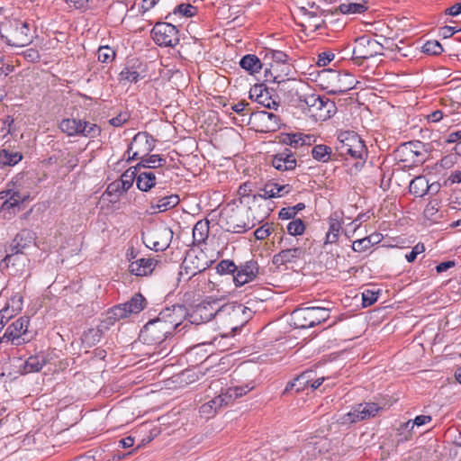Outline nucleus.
<instances>
[{
	"instance_id": "obj_1",
	"label": "nucleus",
	"mask_w": 461,
	"mask_h": 461,
	"mask_svg": "<svg viewBox=\"0 0 461 461\" xmlns=\"http://www.w3.org/2000/svg\"><path fill=\"white\" fill-rule=\"evenodd\" d=\"M336 151L339 156H350L354 159L361 160L364 165L367 158V149L360 136L352 131H342L338 135Z\"/></svg>"
},
{
	"instance_id": "obj_2",
	"label": "nucleus",
	"mask_w": 461,
	"mask_h": 461,
	"mask_svg": "<svg viewBox=\"0 0 461 461\" xmlns=\"http://www.w3.org/2000/svg\"><path fill=\"white\" fill-rule=\"evenodd\" d=\"M30 25L21 20H11L3 23L0 29L1 38L10 46L23 47L32 41Z\"/></svg>"
},
{
	"instance_id": "obj_3",
	"label": "nucleus",
	"mask_w": 461,
	"mask_h": 461,
	"mask_svg": "<svg viewBox=\"0 0 461 461\" xmlns=\"http://www.w3.org/2000/svg\"><path fill=\"white\" fill-rule=\"evenodd\" d=\"M220 221L222 229L232 233H245L256 225V221H250L242 210L235 208L224 210Z\"/></svg>"
},
{
	"instance_id": "obj_4",
	"label": "nucleus",
	"mask_w": 461,
	"mask_h": 461,
	"mask_svg": "<svg viewBox=\"0 0 461 461\" xmlns=\"http://www.w3.org/2000/svg\"><path fill=\"white\" fill-rule=\"evenodd\" d=\"M292 315L297 328L308 329L327 321L330 317V310L311 306L295 309Z\"/></svg>"
},
{
	"instance_id": "obj_5",
	"label": "nucleus",
	"mask_w": 461,
	"mask_h": 461,
	"mask_svg": "<svg viewBox=\"0 0 461 461\" xmlns=\"http://www.w3.org/2000/svg\"><path fill=\"white\" fill-rule=\"evenodd\" d=\"M381 407L375 402L358 403L351 408V410L340 415L337 422L341 426H350L357 422L375 417Z\"/></svg>"
},
{
	"instance_id": "obj_6",
	"label": "nucleus",
	"mask_w": 461,
	"mask_h": 461,
	"mask_svg": "<svg viewBox=\"0 0 461 461\" xmlns=\"http://www.w3.org/2000/svg\"><path fill=\"white\" fill-rule=\"evenodd\" d=\"M171 334L163 321L157 317L144 325L139 334V339L144 344L155 346L164 342Z\"/></svg>"
},
{
	"instance_id": "obj_7",
	"label": "nucleus",
	"mask_w": 461,
	"mask_h": 461,
	"mask_svg": "<svg viewBox=\"0 0 461 461\" xmlns=\"http://www.w3.org/2000/svg\"><path fill=\"white\" fill-rule=\"evenodd\" d=\"M336 104L325 96L312 94L308 101L307 113L315 121L324 122L330 119L336 112Z\"/></svg>"
},
{
	"instance_id": "obj_8",
	"label": "nucleus",
	"mask_w": 461,
	"mask_h": 461,
	"mask_svg": "<svg viewBox=\"0 0 461 461\" xmlns=\"http://www.w3.org/2000/svg\"><path fill=\"white\" fill-rule=\"evenodd\" d=\"M156 141L148 132H138L128 146L126 153L129 156L126 161L137 160L142 155L149 154L155 149Z\"/></svg>"
},
{
	"instance_id": "obj_9",
	"label": "nucleus",
	"mask_w": 461,
	"mask_h": 461,
	"mask_svg": "<svg viewBox=\"0 0 461 461\" xmlns=\"http://www.w3.org/2000/svg\"><path fill=\"white\" fill-rule=\"evenodd\" d=\"M151 36L159 46L174 47L179 43L178 30L171 23L158 22L151 30Z\"/></svg>"
},
{
	"instance_id": "obj_10",
	"label": "nucleus",
	"mask_w": 461,
	"mask_h": 461,
	"mask_svg": "<svg viewBox=\"0 0 461 461\" xmlns=\"http://www.w3.org/2000/svg\"><path fill=\"white\" fill-rule=\"evenodd\" d=\"M29 322V317L22 316L11 323L5 331L6 340L14 346H21L29 342L32 339L28 330Z\"/></svg>"
},
{
	"instance_id": "obj_11",
	"label": "nucleus",
	"mask_w": 461,
	"mask_h": 461,
	"mask_svg": "<svg viewBox=\"0 0 461 461\" xmlns=\"http://www.w3.org/2000/svg\"><path fill=\"white\" fill-rule=\"evenodd\" d=\"M188 315L187 308L183 304H174L171 307L162 310L158 319L163 321L167 330L173 331L183 322Z\"/></svg>"
},
{
	"instance_id": "obj_12",
	"label": "nucleus",
	"mask_w": 461,
	"mask_h": 461,
	"mask_svg": "<svg viewBox=\"0 0 461 461\" xmlns=\"http://www.w3.org/2000/svg\"><path fill=\"white\" fill-rule=\"evenodd\" d=\"M34 240L35 233L31 230L23 229L20 232H18L13 240L9 249L6 250V255L3 259L4 262L6 263V266L11 263L12 258L15 255L22 254L24 249L33 243Z\"/></svg>"
},
{
	"instance_id": "obj_13",
	"label": "nucleus",
	"mask_w": 461,
	"mask_h": 461,
	"mask_svg": "<svg viewBox=\"0 0 461 461\" xmlns=\"http://www.w3.org/2000/svg\"><path fill=\"white\" fill-rule=\"evenodd\" d=\"M383 49V45L377 41L363 36L357 40V44L353 50V59H368L381 54Z\"/></svg>"
},
{
	"instance_id": "obj_14",
	"label": "nucleus",
	"mask_w": 461,
	"mask_h": 461,
	"mask_svg": "<svg viewBox=\"0 0 461 461\" xmlns=\"http://www.w3.org/2000/svg\"><path fill=\"white\" fill-rule=\"evenodd\" d=\"M237 268L234 274V284L237 287L254 281L259 275L258 263L254 259L241 262Z\"/></svg>"
},
{
	"instance_id": "obj_15",
	"label": "nucleus",
	"mask_w": 461,
	"mask_h": 461,
	"mask_svg": "<svg viewBox=\"0 0 461 461\" xmlns=\"http://www.w3.org/2000/svg\"><path fill=\"white\" fill-rule=\"evenodd\" d=\"M218 305L217 301L212 302H203L195 306L193 313L190 315L192 319L191 322H208L220 312L225 309L230 308L229 305L218 306L214 309V306Z\"/></svg>"
},
{
	"instance_id": "obj_16",
	"label": "nucleus",
	"mask_w": 461,
	"mask_h": 461,
	"mask_svg": "<svg viewBox=\"0 0 461 461\" xmlns=\"http://www.w3.org/2000/svg\"><path fill=\"white\" fill-rule=\"evenodd\" d=\"M296 152L285 147L271 156V165L278 171H292L297 166Z\"/></svg>"
},
{
	"instance_id": "obj_17",
	"label": "nucleus",
	"mask_w": 461,
	"mask_h": 461,
	"mask_svg": "<svg viewBox=\"0 0 461 461\" xmlns=\"http://www.w3.org/2000/svg\"><path fill=\"white\" fill-rule=\"evenodd\" d=\"M273 89L264 84H256L249 91V98L267 109L277 110L279 103L272 96Z\"/></svg>"
},
{
	"instance_id": "obj_18",
	"label": "nucleus",
	"mask_w": 461,
	"mask_h": 461,
	"mask_svg": "<svg viewBox=\"0 0 461 461\" xmlns=\"http://www.w3.org/2000/svg\"><path fill=\"white\" fill-rule=\"evenodd\" d=\"M292 191V186L289 184L279 185L272 180L267 181L262 188L258 190V194H253V201H257L258 198L271 199L283 197Z\"/></svg>"
},
{
	"instance_id": "obj_19",
	"label": "nucleus",
	"mask_w": 461,
	"mask_h": 461,
	"mask_svg": "<svg viewBox=\"0 0 461 461\" xmlns=\"http://www.w3.org/2000/svg\"><path fill=\"white\" fill-rule=\"evenodd\" d=\"M279 77L281 75H276L274 77V83L278 85L279 92L288 99V102L294 104L303 94V86L294 79H280Z\"/></svg>"
},
{
	"instance_id": "obj_20",
	"label": "nucleus",
	"mask_w": 461,
	"mask_h": 461,
	"mask_svg": "<svg viewBox=\"0 0 461 461\" xmlns=\"http://www.w3.org/2000/svg\"><path fill=\"white\" fill-rule=\"evenodd\" d=\"M315 141L314 136L310 134L296 133H282L279 136V142L289 146V149H297L299 148L309 149L312 142Z\"/></svg>"
},
{
	"instance_id": "obj_21",
	"label": "nucleus",
	"mask_w": 461,
	"mask_h": 461,
	"mask_svg": "<svg viewBox=\"0 0 461 461\" xmlns=\"http://www.w3.org/2000/svg\"><path fill=\"white\" fill-rule=\"evenodd\" d=\"M173 234L169 227H161L152 232V246L146 243V247L155 251H164L170 246Z\"/></svg>"
},
{
	"instance_id": "obj_22",
	"label": "nucleus",
	"mask_w": 461,
	"mask_h": 461,
	"mask_svg": "<svg viewBox=\"0 0 461 461\" xmlns=\"http://www.w3.org/2000/svg\"><path fill=\"white\" fill-rule=\"evenodd\" d=\"M252 116L260 123L261 128L258 131L261 132H271L279 129L280 118L274 113L258 111Z\"/></svg>"
},
{
	"instance_id": "obj_23",
	"label": "nucleus",
	"mask_w": 461,
	"mask_h": 461,
	"mask_svg": "<svg viewBox=\"0 0 461 461\" xmlns=\"http://www.w3.org/2000/svg\"><path fill=\"white\" fill-rule=\"evenodd\" d=\"M180 202L177 194H167L164 196H154L150 200V209L158 212H166L169 209L176 207Z\"/></svg>"
},
{
	"instance_id": "obj_24",
	"label": "nucleus",
	"mask_w": 461,
	"mask_h": 461,
	"mask_svg": "<svg viewBox=\"0 0 461 461\" xmlns=\"http://www.w3.org/2000/svg\"><path fill=\"white\" fill-rule=\"evenodd\" d=\"M157 264L158 260L152 258H142L135 261H131L129 266V271L134 276H145L150 275L153 272Z\"/></svg>"
},
{
	"instance_id": "obj_25",
	"label": "nucleus",
	"mask_w": 461,
	"mask_h": 461,
	"mask_svg": "<svg viewBox=\"0 0 461 461\" xmlns=\"http://www.w3.org/2000/svg\"><path fill=\"white\" fill-rule=\"evenodd\" d=\"M254 383H248L244 385L230 387L226 389L225 392H221V393L218 396L222 400V406H227L237 398L247 394L249 392L254 389Z\"/></svg>"
},
{
	"instance_id": "obj_26",
	"label": "nucleus",
	"mask_w": 461,
	"mask_h": 461,
	"mask_svg": "<svg viewBox=\"0 0 461 461\" xmlns=\"http://www.w3.org/2000/svg\"><path fill=\"white\" fill-rule=\"evenodd\" d=\"M303 255V249L300 247L292 249H282L277 254L274 255L272 263L275 266H282L287 263H293L301 258Z\"/></svg>"
},
{
	"instance_id": "obj_27",
	"label": "nucleus",
	"mask_w": 461,
	"mask_h": 461,
	"mask_svg": "<svg viewBox=\"0 0 461 461\" xmlns=\"http://www.w3.org/2000/svg\"><path fill=\"white\" fill-rule=\"evenodd\" d=\"M265 52V59L269 58L273 60V63L270 65V68L265 70L266 80H268V74H274V72H278L279 65L289 63V58L288 55L282 50L267 49Z\"/></svg>"
},
{
	"instance_id": "obj_28",
	"label": "nucleus",
	"mask_w": 461,
	"mask_h": 461,
	"mask_svg": "<svg viewBox=\"0 0 461 461\" xmlns=\"http://www.w3.org/2000/svg\"><path fill=\"white\" fill-rule=\"evenodd\" d=\"M139 159L140 161L136 165L139 170L141 168L158 169L167 165V158L158 154L142 155Z\"/></svg>"
},
{
	"instance_id": "obj_29",
	"label": "nucleus",
	"mask_w": 461,
	"mask_h": 461,
	"mask_svg": "<svg viewBox=\"0 0 461 461\" xmlns=\"http://www.w3.org/2000/svg\"><path fill=\"white\" fill-rule=\"evenodd\" d=\"M157 185L156 174L153 171H138L137 188L141 192H149Z\"/></svg>"
},
{
	"instance_id": "obj_30",
	"label": "nucleus",
	"mask_w": 461,
	"mask_h": 461,
	"mask_svg": "<svg viewBox=\"0 0 461 461\" xmlns=\"http://www.w3.org/2000/svg\"><path fill=\"white\" fill-rule=\"evenodd\" d=\"M23 156L20 151H15L9 148L0 149V166L14 167L22 161Z\"/></svg>"
},
{
	"instance_id": "obj_31",
	"label": "nucleus",
	"mask_w": 461,
	"mask_h": 461,
	"mask_svg": "<svg viewBox=\"0 0 461 461\" xmlns=\"http://www.w3.org/2000/svg\"><path fill=\"white\" fill-rule=\"evenodd\" d=\"M81 120L66 118L59 123V129L69 137L77 136L81 133Z\"/></svg>"
},
{
	"instance_id": "obj_32",
	"label": "nucleus",
	"mask_w": 461,
	"mask_h": 461,
	"mask_svg": "<svg viewBox=\"0 0 461 461\" xmlns=\"http://www.w3.org/2000/svg\"><path fill=\"white\" fill-rule=\"evenodd\" d=\"M46 365V358L43 354L31 356L23 365V374L39 372Z\"/></svg>"
},
{
	"instance_id": "obj_33",
	"label": "nucleus",
	"mask_w": 461,
	"mask_h": 461,
	"mask_svg": "<svg viewBox=\"0 0 461 461\" xmlns=\"http://www.w3.org/2000/svg\"><path fill=\"white\" fill-rule=\"evenodd\" d=\"M240 66L249 74L253 75L261 69L262 63L256 55L247 54L240 60Z\"/></svg>"
},
{
	"instance_id": "obj_34",
	"label": "nucleus",
	"mask_w": 461,
	"mask_h": 461,
	"mask_svg": "<svg viewBox=\"0 0 461 461\" xmlns=\"http://www.w3.org/2000/svg\"><path fill=\"white\" fill-rule=\"evenodd\" d=\"M410 193L417 197H422L429 193L428 180L424 176H418L412 179L409 185Z\"/></svg>"
},
{
	"instance_id": "obj_35",
	"label": "nucleus",
	"mask_w": 461,
	"mask_h": 461,
	"mask_svg": "<svg viewBox=\"0 0 461 461\" xmlns=\"http://www.w3.org/2000/svg\"><path fill=\"white\" fill-rule=\"evenodd\" d=\"M368 9L366 4L362 2L348 1L339 5V11L342 14H364Z\"/></svg>"
},
{
	"instance_id": "obj_36",
	"label": "nucleus",
	"mask_w": 461,
	"mask_h": 461,
	"mask_svg": "<svg viewBox=\"0 0 461 461\" xmlns=\"http://www.w3.org/2000/svg\"><path fill=\"white\" fill-rule=\"evenodd\" d=\"M342 222L337 219L330 218L329 230L326 233L324 245L334 244L338 241Z\"/></svg>"
},
{
	"instance_id": "obj_37",
	"label": "nucleus",
	"mask_w": 461,
	"mask_h": 461,
	"mask_svg": "<svg viewBox=\"0 0 461 461\" xmlns=\"http://www.w3.org/2000/svg\"><path fill=\"white\" fill-rule=\"evenodd\" d=\"M142 72L139 71L135 65L125 67L119 74L120 82L137 83L144 77Z\"/></svg>"
},
{
	"instance_id": "obj_38",
	"label": "nucleus",
	"mask_w": 461,
	"mask_h": 461,
	"mask_svg": "<svg viewBox=\"0 0 461 461\" xmlns=\"http://www.w3.org/2000/svg\"><path fill=\"white\" fill-rule=\"evenodd\" d=\"M209 233V221H199L193 228V239L194 242L202 244L208 238Z\"/></svg>"
},
{
	"instance_id": "obj_39",
	"label": "nucleus",
	"mask_w": 461,
	"mask_h": 461,
	"mask_svg": "<svg viewBox=\"0 0 461 461\" xmlns=\"http://www.w3.org/2000/svg\"><path fill=\"white\" fill-rule=\"evenodd\" d=\"M140 171L136 166L131 167L125 170L119 180L122 191H128L133 185V182L137 181V174Z\"/></svg>"
},
{
	"instance_id": "obj_40",
	"label": "nucleus",
	"mask_w": 461,
	"mask_h": 461,
	"mask_svg": "<svg viewBox=\"0 0 461 461\" xmlns=\"http://www.w3.org/2000/svg\"><path fill=\"white\" fill-rule=\"evenodd\" d=\"M311 153L315 160L325 163L331 159L332 149L327 145L319 144L312 148Z\"/></svg>"
},
{
	"instance_id": "obj_41",
	"label": "nucleus",
	"mask_w": 461,
	"mask_h": 461,
	"mask_svg": "<svg viewBox=\"0 0 461 461\" xmlns=\"http://www.w3.org/2000/svg\"><path fill=\"white\" fill-rule=\"evenodd\" d=\"M124 303L127 304L126 308L131 314H137L145 308L146 299L142 294H136Z\"/></svg>"
},
{
	"instance_id": "obj_42",
	"label": "nucleus",
	"mask_w": 461,
	"mask_h": 461,
	"mask_svg": "<svg viewBox=\"0 0 461 461\" xmlns=\"http://www.w3.org/2000/svg\"><path fill=\"white\" fill-rule=\"evenodd\" d=\"M195 13L196 7H194L191 4H179L175 6L172 13H168L165 19H169L172 14H178L183 17H192L195 14Z\"/></svg>"
},
{
	"instance_id": "obj_43",
	"label": "nucleus",
	"mask_w": 461,
	"mask_h": 461,
	"mask_svg": "<svg viewBox=\"0 0 461 461\" xmlns=\"http://www.w3.org/2000/svg\"><path fill=\"white\" fill-rule=\"evenodd\" d=\"M103 335V331L99 328H92L89 329L87 331L84 332L83 334V343L86 344L87 347L91 348L97 344Z\"/></svg>"
},
{
	"instance_id": "obj_44",
	"label": "nucleus",
	"mask_w": 461,
	"mask_h": 461,
	"mask_svg": "<svg viewBox=\"0 0 461 461\" xmlns=\"http://www.w3.org/2000/svg\"><path fill=\"white\" fill-rule=\"evenodd\" d=\"M101 131V128L97 124L82 121L80 136L94 139L100 136Z\"/></svg>"
},
{
	"instance_id": "obj_45",
	"label": "nucleus",
	"mask_w": 461,
	"mask_h": 461,
	"mask_svg": "<svg viewBox=\"0 0 461 461\" xmlns=\"http://www.w3.org/2000/svg\"><path fill=\"white\" fill-rule=\"evenodd\" d=\"M305 209V204L303 203H299L294 206L284 207L278 212V217L281 220H290L294 219L295 215Z\"/></svg>"
},
{
	"instance_id": "obj_46",
	"label": "nucleus",
	"mask_w": 461,
	"mask_h": 461,
	"mask_svg": "<svg viewBox=\"0 0 461 461\" xmlns=\"http://www.w3.org/2000/svg\"><path fill=\"white\" fill-rule=\"evenodd\" d=\"M312 375L313 372L312 370H307L294 378L296 393L302 392L309 386L310 383L312 381Z\"/></svg>"
},
{
	"instance_id": "obj_47",
	"label": "nucleus",
	"mask_w": 461,
	"mask_h": 461,
	"mask_svg": "<svg viewBox=\"0 0 461 461\" xmlns=\"http://www.w3.org/2000/svg\"><path fill=\"white\" fill-rule=\"evenodd\" d=\"M237 265L230 259H222L216 266V271L220 275H232L237 271Z\"/></svg>"
},
{
	"instance_id": "obj_48",
	"label": "nucleus",
	"mask_w": 461,
	"mask_h": 461,
	"mask_svg": "<svg viewBox=\"0 0 461 461\" xmlns=\"http://www.w3.org/2000/svg\"><path fill=\"white\" fill-rule=\"evenodd\" d=\"M127 304L122 303L118 304L116 306H113L109 312H108V319L113 320V321H118L120 319H123L128 317L131 313L128 312L126 308Z\"/></svg>"
},
{
	"instance_id": "obj_49",
	"label": "nucleus",
	"mask_w": 461,
	"mask_h": 461,
	"mask_svg": "<svg viewBox=\"0 0 461 461\" xmlns=\"http://www.w3.org/2000/svg\"><path fill=\"white\" fill-rule=\"evenodd\" d=\"M115 58V51L109 46H101L97 51V59L102 63H108Z\"/></svg>"
},
{
	"instance_id": "obj_50",
	"label": "nucleus",
	"mask_w": 461,
	"mask_h": 461,
	"mask_svg": "<svg viewBox=\"0 0 461 461\" xmlns=\"http://www.w3.org/2000/svg\"><path fill=\"white\" fill-rule=\"evenodd\" d=\"M443 51V47L438 41H428L422 46V52L429 55H439Z\"/></svg>"
},
{
	"instance_id": "obj_51",
	"label": "nucleus",
	"mask_w": 461,
	"mask_h": 461,
	"mask_svg": "<svg viewBox=\"0 0 461 461\" xmlns=\"http://www.w3.org/2000/svg\"><path fill=\"white\" fill-rule=\"evenodd\" d=\"M287 231L292 236L302 235L305 230V224L303 220L295 219L287 225Z\"/></svg>"
},
{
	"instance_id": "obj_52",
	"label": "nucleus",
	"mask_w": 461,
	"mask_h": 461,
	"mask_svg": "<svg viewBox=\"0 0 461 461\" xmlns=\"http://www.w3.org/2000/svg\"><path fill=\"white\" fill-rule=\"evenodd\" d=\"M20 210L21 207H19L17 203H12L11 201H5L1 206V212H4V217L5 219H11L14 215L20 212Z\"/></svg>"
},
{
	"instance_id": "obj_53",
	"label": "nucleus",
	"mask_w": 461,
	"mask_h": 461,
	"mask_svg": "<svg viewBox=\"0 0 461 461\" xmlns=\"http://www.w3.org/2000/svg\"><path fill=\"white\" fill-rule=\"evenodd\" d=\"M379 291L365 290L362 293V305L368 307L374 304L378 299Z\"/></svg>"
},
{
	"instance_id": "obj_54",
	"label": "nucleus",
	"mask_w": 461,
	"mask_h": 461,
	"mask_svg": "<svg viewBox=\"0 0 461 461\" xmlns=\"http://www.w3.org/2000/svg\"><path fill=\"white\" fill-rule=\"evenodd\" d=\"M18 305H17V308L14 309V308H12L10 309L9 306H5V308H3L1 311H0V315H1V321H4L5 324L11 319L14 317V315L16 313V312L20 311L22 309L21 305H22V299L19 298L18 300Z\"/></svg>"
},
{
	"instance_id": "obj_55",
	"label": "nucleus",
	"mask_w": 461,
	"mask_h": 461,
	"mask_svg": "<svg viewBox=\"0 0 461 461\" xmlns=\"http://www.w3.org/2000/svg\"><path fill=\"white\" fill-rule=\"evenodd\" d=\"M373 237H366L364 239L357 240L353 242L352 249L355 251H364L369 249L373 245L372 241Z\"/></svg>"
},
{
	"instance_id": "obj_56",
	"label": "nucleus",
	"mask_w": 461,
	"mask_h": 461,
	"mask_svg": "<svg viewBox=\"0 0 461 461\" xmlns=\"http://www.w3.org/2000/svg\"><path fill=\"white\" fill-rule=\"evenodd\" d=\"M292 72V66L290 63L279 65L278 72H274V74H268V80L274 82V77L276 75H281L280 79H286L285 77L289 76Z\"/></svg>"
},
{
	"instance_id": "obj_57",
	"label": "nucleus",
	"mask_w": 461,
	"mask_h": 461,
	"mask_svg": "<svg viewBox=\"0 0 461 461\" xmlns=\"http://www.w3.org/2000/svg\"><path fill=\"white\" fill-rule=\"evenodd\" d=\"M312 94H302L300 98L297 101H294L292 104L294 106L301 109L302 111L307 113L308 109V101L312 98Z\"/></svg>"
},
{
	"instance_id": "obj_58",
	"label": "nucleus",
	"mask_w": 461,
	"mask_h": 461,
	"mask_svg": "<svg viewBox=\"0 0 461 461\" xmlns=\"http://www.w3.org/2000/svg\"><path fill=\"white\" fill-rule=\"evenodd\" d=\"M334 58H335V55L332 52H330V51L321 52L318 55V59H317L316 64L319 67H325L330 62H331L334 59Z\"/></svg>"
},
{
	"instance_id": "obj_59",
	"label": "nucleus",
	"mask_w": 461,
	"mask_h": 461,
	"mask_svg": "<svg viewBox=\"0 0 461 461\" xmlns=\"http://www.w3.org/2000/svg\"><path fill=\"white\" fill-rule=\"evenodd\" d=\"M8 195L14 196V198L17 199L18 202L22 203L29 198V195H23L20 192L11 189L0 192V199L7 197Z\"/></svg>"
},
{
	"instance_id": "obj_60",
	"label": "nucleus",
	"mask_w": 461,
	"mask_h": 461,
	"mask_svg": "<svg viewBox=\"0 0 461 461\" xmlns=\"http://www.w3.org/2000/svg\"><path fill=\"white\" fill-rule=\"evenodd\" d=\"M424 245L422 243H418L412 248L411 251L408 253L405 258L408 262L411 263L416 259L417 256L424 252Z\"/></svg>"
},
{
	"instance_id": "obj_61",
	"label": "nucleus",
	"mask_w": 461,
	"mask_h": 461,
	"mask_svg": "<svg viewBox=\"0 0 461 461\" xmlns=\"http://www.w3.org/2000/svg\"><path fill=\"white\" fill-rule=\"evenodd\" d=\"M438 211V202L437 200L430 201L424 209L425 217L430 219L432 218Z\"/></svg>"
},
{
	"instance_id": "obj_62",
	"label": "nucleus",
	"mask_w": 461,
	"mask_h": 461,
	"mask_svg": "<svg viewBox=\"0 0 461 461\" xmlns=\"http://www.w3.org/2000/svg\"><path fill=\"white\" fill-rule=\"evenodd\" d=\"M24 59L29 62H38L41 59L39 51L35 49H28L23 52Z\"/></svg>"
},
{
	"instance_id": "obj_63",
	"label": "nucleus",
	"mask_w": 461,
	"mask_h": 461,
	"mask_svg": "<svg viewBox=\"0 0 461 461\" xmlns=\"http://www.w3.org/2000/svg\"><path fill=\"white\" fill-rule=\"evenodd\" d=\"M129 120L127 113H119L117 116L112 118L109 123L114 127H120L123 125Z\"/></svg>"
},
{
	"instance_id": "obj_64",
	"label": "nucleus",
	"mask_w": 461,
	"mask_h": 461,
	"mask_svg": "<svg viewBox=\"0 0 461 461\" xmlns=\"http://www.w3.org/2000/svg\"><path fill=\"white\" fill-rule=\"evenodd\" d=\"M270 228L267 225H263L255 230L254 235L257 240H265L270 235Z\"/></svg>"
}]
</instances>
